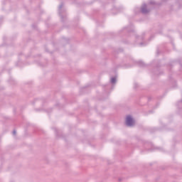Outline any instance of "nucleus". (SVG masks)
<instances>
[{
  "mask_svg": "<svg viewBox=\"0 0 182 182\" xmlns=\"http://www.w3.org/2000/svg\"><path fill=\"white\" fill-rule=\"evenodd\" d=\"M13 134L15 136L16 134V130H14L13 131Z\"/></svg>",
  "mask_w": 182,
  "mask_h": 182,
  "instance_id": "nucleus-4",
  "label": "nucleus"
},
{
  "mask_svg": "<svg viewBox=\"0 0 182 182\" xmlns=\"http://www.w3.org/2000/svg\"><path fill=\"white\" fill-rule=\"evenodd\" d=\"M141 12L142 14H149L150 12V10L147 9V5L144 4L141 8Z\"/></svg>",
  "mask_w": 182,
  "mask_h": 182,
  "instance_id": "nucleus-2",
  "label": "nucleus"
},
{
  "mask_svg": "<svg viewBox=\"0 0 182 182\" xmlns=\"http://www.w3.org/2000/svg\"><path fill=\"white\" fill-rule=\"evenodd\" d=\"M150 4L151 5H154V2L151 1Z\"/></svg>",
  "mask_w": 182,
  "mask_h": 182,
  "instance_id": "nucleus-5",
  "label": "nucleus"
},
{
  "mask_svg": "<svg viewBox=\"0 0 182 182\" xmlns=\"http://www.w3.org/2000/svg\"><path fill=\"white\" fill-rule=\"evenodd\" d=\"M62 6H63L61 5V6H60V8L62 9Z\"/></svg>",
  "mask_w": 182,
  "mask_h": 182,
  "instance_id": "nucleus-6",
  "label": "nucleus"
},
{
  "mask_svg": "<svg viewBox=\"0 0 182 182\" xmlns=\"http://www.w3.org/2000/svg\"><path fill=\"white\" fill-rule=\"evenodd\" d=\"M111 83H113V84L116 83V77H112L111 79Z\"/></svg>",
  "mask_w": 182,
  "mask_h": 182,
  "instance_id": "nucleus-3",
  "label": "nucleus"
},
{
  "mask_svg": "<svg viewBox=\"0 0 182 182\" xmlns=\"http://www.w3.org/2000/svg\"><path fill=\"white\" fill-rule=\"evenodd\" d=\"M126 124L129 127H132L134 124V119L132 117V116L128 115L126 118Z\"/></svg>",
  "mask_w": 182,
  "mask_h": 182,
  "instance_id": "nucleus-1",
  "label": "nucleus"
}]
</instances>
